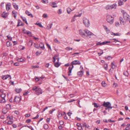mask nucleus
<instances>
[{
	"instance_id": "nucleus-1",
	"label": "nucleus",
	"mask_w": 130,
	"mask_h": 130,
	"mask_svg": "<svg viewBox=\"0 0 130 130\" xmlns=\"http://www.w3.org/2000/svg\"><path fill=\"white\" fill-rule=\"evenodd\" d=\"M71 65L68 68V75L69 76H70L71 75V73L72 72V70L74 68L73 65H80L81 64V63L79 61L75 60L72 62L71 63Z\"/></svg>"
},
{
	"instance_id": "nucleus-2",
	"label": "nucleus",
	"mask_w": 130,
	"mask_h": 130,
	"mask_svg": "<svg viewBox=\"0 0 130 130\" xmlns=\"http://www.w3.org/2000/svg\"><path fill=\"white\" fill-rule=\"evenodd\" d=\"M102 105L104 107H106L105 109L107 110L108 109H111L112 107L111 106V104L109 102H105V101L104 102Z\"/></svg>"
},
{
	"instance_id": "nucleus-3",
	"label": "nucleus",
	"mask_w": 130,
	"mask_h": 130,
	"mask_svg": "<svg viewBox=\"0 0 130 130\" xmlns=\"http://www.w3.org/2000/svg\"><path fill=\"white\" fill-rule=\"evenodd\" d=\"M107 21L110 24H112L113 22V18L109 15H107L106 16Z\"/></svg>"
},
{
	"instance_id": "nucleus-4",
	"label": "nucleus",
	"mask_w": 130,
	"mask_h": 130,
	"mask_svg": "<svg viewBox=\"0 0 130 130\" xmlns=\"http://www.w3.org/2000/svg\"><path fill=\"white\" fill-rule=\"evenodd\" d=\"M83 22L85 26L88 27L90 25V22L88 19L85 18L83 19Z\"/></svg>"
},
{
	"instance_id": "nucleus-5",
	"label": "nucleus",
	"mask_w": 130,
	"mask_h": 130,
	"mask_svg": "<svg viewBox=\"0 0 130 130\" xmlns=\"http://www.w3.org/2000/svg\"><path fill=\"white\" fill-rule=\"evenodd\" d=\"M117 7V4H114L111 5H107L105 7V9L106 10L112 9H115Z\"/></svg>"
},
{
	"instance_id": "nucleus-6",
	"label": "nucleus",
	"mask_w": 130,
	"mask_h": 130,
	"mask_svg": "<svg viewBox=\"0 0 130 130\" xmlns=\"http://www.w3.org/2000/svg\"><path fill=\"white\" fill-rule=\"evenodd\" d=\"M123 18L125 20L128 21L129 19V15L125 12H124L123 14Z\"/></svg>"
},
{
	"instance_id": "nucleus-7",
	"label": "nucleus",
	"mask_w": 130,
	"mask_h": 130,
	"mask_svg": "<svg viewBox=\"0 0 130 130\" xmlns=\"http://www.w3.org/2000/svg\"><path fill=\"white\" fill-rule=\"evenodd\" d=\"M36 94L37 95H39L40 94H42V91L41 89L40 88H39L36 90Z\"/></svg>"
},
{
	"instance_id": "nucleus-8",
	"label": "nucleus",
	"mask_w": 130,
	"mask_h": 130,
	"mask_svg": "<svg viewBox=\"0 0 130 130\" xmlns=\"http://www.w3.org/2000/svg\"><path fill=\"white\" fill-rule=\"evenodd\" d=\"M84 31L88 36L92 35H94L93 33L87 29L84 30Z\"/></svg>"
},
{
	"instance_id": "nucleus-9",
	"label": "nucleus",
	"mask_w": 130,
	"mask_h": 130,
	"mask_svg": "<svg viewBox=\"0 0 130 130\" xmlns=\"http://www.w3.org/2000/svg\"><path fill=\"white\" fill-rule=\"evenodd\" d=\"M21 100V98L18 97L16 96L14 99L13 101L17 103H19Z\"/></svg>"
},
{
	"instance_id": "nucleus-10",
	"label": "nucleus",
	"mask_w": 130,
	"mask_h": 130,
	"mask_svg": "<svg viewBox=\"0 0 130 130\" xmlns=\"http://www.w3.org/2000/svg\"><path fill=\"white\" fill-rule=\"evenodd\" d=\"M79 34L81 35V36L84 38L86 36L85 34L82 31V30H79Z\"/></svg>"
},
{
	"instance_id": "nucleus-11",
	"label": "nucleus",
	"mask_w": 130,
	"mask_h": 130,
	"mask_svg": "<svg viewBox=\"0 0 130 130\" xmlns=\"http://www.w3.org/2000/svg\"><path fill=\"white\" fill-rule=\"evenodd\" d=\"M11 76L9 75H3L2 76V79L3 80L6 79L7 78L9 77H10V79H11Z\"/></svg>"
},
{
	"instance_id": "nucleus-12",
	"label": "nucleus",
	"mask_w": 130,
	"mask_h": 130,
	"mask_svg": "<svg viewBox=\"0 0 130 130\" xmlns=\"http://www.w3.org/2000/svg\"><path fill=\"white\" fill-rule=\"evenodd\" d=\"M8 16V13L4 12L1 14V16L4 19L6 18Z\"/></svg>"
},
{
	"instance_id": "nucleus-13",
	"label": "nucleus",
	"mask_w": 130,
	"mask_h": 130,
	"mask_svg": "<svg viewBox=\"0 0 130 130\" xmlns=\"http://www.w3.org/2000/svg\"><path fill=\"white\" fill-rule=\"evenodd\" d=\"M23 25L21 21L19 20L18 21V24L17 25V27H19L20 26H23Z\"/></svg>"
},
{
	"instance_id": "nucleus-14",
	"label": "nucleus",
	"mask_w": 130,
	"mask_h": 130,
	"mask_svg": "<svg viewBox=\"0 0 130 130\" xmlns=\"http://www.w3.org/2000/svg\"><path fill=\"white\" fill-rule=\"evenodd\" d=\"M39 45V47H40L41 49H42L43 50H44L45 49L44 45L42 43H41Z\"/></svg>"
},
{
	"instance_id": "nucleus-15",
	"label": "nucleus",
	"mask_w": 130,
	"mask_h": 130,
	"mask_svg": "<svg viewBox=\"0 0 130 130\" xmlns=\"http://www.w3.org/2000/svg\"><path fill=\"white\" fill-rule=\"evenodd\" d=\"M25 13L26 14L28 15V16H30L32 18L33 17L32 14L30 12H29L28 10L26 11Z\"/></svg>"
},
{
	"instance_id": "nucleus-16",
	"label": "nucleus",
	"mask_w": 130,
	"mask_h": 130,
	"mask_svg": "<svg viewBox=\"0 0 130 130\" xmlns=\"http://www.w3.org/2000/svg\"><path fill=\"white\" fill-rule=\"evenodd\" d=\"M11 4L10 3H8L6 5V8L7 10H8L10 9Z\"/></svg>"
},
{
	"instance_id": "nucleus-17",
	"label": "nucleus",
	"mask_w": 130,
	"mask_h": 130,
	"mask_svg": "<svg viewBox=\"0 0 130 130\" xmlns=\"http://www.w3.org/2000/svg\"><path fill=\"white\" fill-rule=\"evenodd\" d=\"M84 73L83 71H80L78 72L77 73V74L79 76L81 77L83 74Z\"/></svg>"
},
{
	"instance_id": "nucleus-18",
	"label": "nucleus",
	"mask_w": 130,
	"mask_h": 130,
	"mask_svg": "<svg viewBox=\"0 0 130 130\" xmlns=\"http://www.w3.org/2000/svg\"><path fill=\"white\" fill-rule=\"evenodd\" d=\"M53 25V24L52 23L50 24L47 26L46 29L47 30H49L52 28V26Z\"/></svg>"
},
{
	"instance_id": "nucleus-19",
	"label": "nucleus",
	"mask_w": 130,
	"mask_h": 130,
	"mask_svg": "<svg viewBox=\"0 0 130 130\" xmlns=\"http://www.w3.org/2000/svg\"><path fill=\"white\" fill-rule=\"evenodd\" d=\"M120 21V23L121 24L124 25V22L123 21V18L121 17H120L119 19Z\"/></svg>"
},
{
	"instance_id": "nucleus-20",
	"label": "nucleus",
	"mask_w": 130,
	"mask_h": 130,
	"mask_svg": "<svg viewBox=\"0 0 130 130\" xmlns=\"http://www.w3.org/2000/svg\"><path fill=\"white\" fill-rule=\"evenodd\" d=\"M21 88H16L15 89V90L17 93H19L21 92Z\"/></svg>"
},
{
	"instance_id": "nucleus-21",
	"label": "nucleus",
	"mask_w": 130,
	"mask_h": 130,
	"mask_svg": "<svg viewBox=\"0 0 130 130\" xmlns=\"http://www.w3.org/2000/svg\"><path fill=\"white\" fill-rule=\"evenodd\" d=\"M13 6L14 8L16 10H18V6L15 3H14L13 4Z\"/></svg>"
},
{
	"instance_id": "nucleus-22",
	"label": "nucleus",
	"mask_w": 130,
	"mask_h": 130,
	"mask_svg": "<svg viewBox=\"0 0 130 130\" xmlns=\"http://www.w3.org/2000/svg\"><path fill=\"white\" fill-rule=\"evenodd\" d=\"M60 64L59 63V62H57L54 63V66L56 67H58L60 66Z\"/></svg>"
},
{
	"instance_id": "nucleus-23",
	"label": "nucleus",
	"mask_w": 130,
	"mask_h": 130,
	"mask_svg": "<svg viewBox=\"0 0 130 130\" xmlns=\"http://www.w3.org/2000/svg\"><path fill=\"white\" fill-rule=\"evenodd\" d=\"M26 34L27 35H28L29 36H31L32 34L31 32L29 31H27L26 32Z\"/></svg>"
},
{
	"instance_id": "nucleus-24",
	"label": "nucleus",
	"mask_w": 130,
	"mask_h": 130,
	"mask_svg": "<svg viewBox=\"0 0 130 130\" xmlns=\"http://www.w3.org/2000/svg\"><path fill=\"white\" fill-rule=\"evenodd\" d=\"M54 41L57 44H59L60 43V42L56 38H55L54 39Z\"/></svg>"
},
{
	"instance_id": "nucleus-25",
	"label": "nucleus",
	"mask_w": 130,
	"mask_h": 130,
	"mask_svg": "<svg viewBox=\"0 0 130 130\" xmlns=\"http://www.w3.org/2000/svg\"><path fill=\"white\" fill-rule=\"evenodd\" d=\"M43 127L44 129H47L48 127V125L46 124H45L44 125Z\"/></svg>"
},
{
	"instance_id": "nucleus-26",
	"label": "nucleus",
	"mask_w": 130,
	"mask_h": 130,
	"mask_svg": "<svg viewBox=\"0 0 130 130\" xmlns=\"http://www.w3.org/2000/svg\"><path fill=\"white\" fill-rule=\"evenodd\" d=\"M17 60L19 62H22L24 61V59L22 58H18L17 59Z\"/></svg>"
},
{
	"instance_id": "nucleus-27",
	"label": "nucleus",
	"mask_w": 130,
	"mask_h": 130,
	"mask_svg": "<svg viewBox=\"0 0 130 130\" xmlns=\"http://www.w3.org/2000/svg\"><path fill=\"white\" fill-rule=\"evenodd\" d=\"M71 11V9L70 8H68L67 9V11L68 13L69 14Z\"/></svg>"
},
{
	"instance_id": "nucleus-28",
	"label": "nucleus",
	"mask_w": 130,
	"mask_h": 130,
	"mask_svg": "<svg viewBox=\"0 0 130 130\" xmlns=\"http://www.w3.org/2000/svg\"><path fill=\"white\" fill-rule=\"evenodd\" d=\"M123 1L122 0H119L118 1V4L119 6H121L123 4Z\"/></svg>"
},
{
	"instance_id": "nucleus-29",
	"label": "nucleus",
	"mask_w": 130,
	"mask_h": 130,
	"mask_svg": "<svg viewBox=\"0 0 130 130\" xmlns=\"http://www.w3.org/2000/svg\"><path fill=\"white\" fill-rule=\"evenodd\" d=\"M41 78L42 77H36L35 78L37 82L40 80V79H41Z\"/></svg>"
},
{
	"instance_id": "nucleus-30",
	"label": "nucleus",
	"mask_w": 130,
	"mask_h": 130,
	"mask_svg": "<svg viewBox=\"0 0 130 130\" xmlns=\"http://www.w3.org/2000/svg\"><path fill=\"white\" fill-rule=\"evenodd\" d=\"M110 42V41H105L104 42H103L102 43H101V44L102 45H104L105 44H106L108 43H109Z\"/></svg>"
},
{
	"instance_id": "nucleus-31",
	"label": "nucleus",
	"mask_w": 130,
	"mask_h": 130,
	"mask_svg": "<svg viewBox=\"0 0 130 130\" xmlns=\"http://www.w3.org/2000/svg\"><path fill=\"white\" fill-rule=\"evenodd\" d=\"M13 121H12L10 120L7 122V124L10 125L12 124L13 123Z\"/></svg>"
},
{
	"instance_id": "nucleus-32",
	"label": "nucleus",
	"mask_w": 130,
	"mask_h": 130,
	"mask_svg": "<svg viewBox=\"0 0 130 130\" xmlns=\"http://www.w3.org/2000/svg\"><path fill=\"white\" fill-rule=\"evenodd\" d=\"M6 107L7 109H10L11 108V105L10 104H7L6 106Z\"/></svg>"
},
{
	"instance_id": "nucleus-33",
	"label": "nucleus",
	"mask_w": 130,
	"mask_h": 130,
	"mask_svg": "<svg viewBox=\"0 0 130 130\" xmlns=\"http://www.w3.org/2000/svg\"><path fill=\"white\" fill-rule=\"evenodd\" d=\"M42 2L43 3L46 4L48 3V0H42Z\"/></svg>"
},
{
	"instance_id": "nucleus-34",
	"label": "nucleus",
	"mask_w": 130,
	"mask_h": 130,
	"mask_svg": "<svg viewBox=\"0 0 130 130\" xmlns=\"http://www.w3.org/2000/svg\"><path fill=\"white\" fill-rule=\"evenodd\" d=\"M124 74L126 76H128V74L127 71H126L124 72Z\"/></svg>"
},
{
	"instance_id": "nucleus-35",
	"label": "nucleus",
	"mask_w": 130,
	"mask_h": 130,
	"mask_svg": "<svg viewBox=\"0 0 130 130\" xmlns=\"http://www.w3.org/2000/svg\"><path fill=\"white\" fill-rule=\"evenodd\" d=\"M36 24L38 26L40 27H43V26H42V25L40 23H38L37 22V23Z\"/></svg>"
},
{
	"instance_id": "nucleus-36",
	"label": "nucleus",
	"mask_w": 130,
	"mask_h": 130,
	"mask_svg": "<svg viewBox=\"0 0 130 130\" xmlns=\"http://www.w3.org/2000/svg\"><path fill=\"white\" fill-rule=\"evenodd\" d=\"M5 102V99H3L2 100H0V103H4Z\"/></svg>"
},
{
	"instance_id": "nucleus-37",
	"label": "nucleus",
	"mask_w": 130,
	"mask_h": 130,
	"mask_svg": "<svg viewBox=\"0 0 130 130\" xmlns=\"http://www.w3.org/2000/svg\"><path fill=\"white\" fill-rule=\"evenodd\" d=\"M39 67V66L37 65L35 66H31V68L32 69L33 68H38Z\"/></svg>"
},
{
	"instance_id": "nucleus-38",
	"label": "nucleus",
	"mask_w": 130,
	"mask_h": 130,
	"mask_svg": "<svg viewBox=\"0 0 130 130\" xmlns=\"http://www.w3.org/2000/svg\"><path fill=\"white\" fill-rule=\"evenodd\" d=\"M34 46L35 47L37 48H39V45H38V44H37L36 43H35L34 44Z\"/></svg>"
},
{
	"instance_id": "nucleus-39",
	"label": "nucleus",
	"mask_w": 130,
	"mask_h": 130,
	"mask_svg": "<svg viewBox=\"0 0 130 130\" xmlns=\"http://www.w3.org/2000/svg\"><path fill=\"white\" fill-rule=\"evenodd\" d=\"M21 18L22 19L23 21L25 22V21H26V18L25 17H24L22 16H21Z\"/></svg>"
},
{
	"instance_id": "nucleus-40",
	"label": "nucleus",
	"mask_w": 130,
	"mask_h": 130,
	"mask_svg": "<svg viewBox=\"0 0 130 130\" xmlns=\"http://www.w3.org/2000/svg\"><path fill=\"white\" fill-rule=\"evenodd\" d=\"M6 44L8 47L10 45V43L9 41L7 42Z\"/></svg>"
},
{
	"instance_id": "nucleus-41",
	"label": "nucleus",
	"mask_w": 130,
	"mask_h": 130,
	"mask_svg": "<svg viewBox=\"0 0 130 130\" xmlns=\"http://www.w3.org/2000/svg\"><path fill=\"white\" fill-rule=\"evenodd\" d=\"M52 4L53 5H54V6H52V7L53 8H55V7H57V5L54 6V5H55L56 4V3H55V2H53L52 3Z\"/></svg>"
},
{
	"instance_id": "nucleus-42",
	"label": "nucleus",
	"mask_w": 130,
	"mask_h": 130,
	"mask_svg": "<svg viewBox=\"0 0 130 130\" xmlns=\"http://www.w3.org/2000/svg\"><path fill=\"white\" fill-rule=\"evenodd\" d=\"M112 33L113 34V35L114 36H120V34L118 33H114L113 32H112Z\"/></svg>"
},
{
	"instance_id": "nucleus-43",
	"label": "nucleus",
	"mask_w": 130,
	"mask_h": 130,
	"mask_svg": "<svg viewBox=\"0 0 130 130\" xmlns=\"http://www.w3.org/2000/svg\"><path fill=\"white\" fill-rule=\"evenodd\" d=\"M7 37L8 39L10 41H11L12 40V38L11 37L9 36H7Z\"/></svg>"
},
{
	"instance_id": "nucleus-44",
	"label": "nucleus",
	"mask_w": 130,
	"mask_h": 130,
	"mask_svg": "<svg viewBox=\"0 0 130 130\" xmlns=\"http://www.w3.org/2000/svg\"><path fill=\"white\" fill-rule=\"evenodd\" d=\"M57 57V56H55L54 57H53V62H54V63H55V61H56V57Z\"/></svg>"
},
{
	"instance_id": "nucleus-45",
	"label": "nucleus",
	"mask_w": 130,
	"mask_h": 130,
	"mask_svg": "<svg viewBox=\"0 0 130 130\" xmlns=\"http://www.w3.org/2000/svg\"><path fill=\"white\" fill-rule=\"evenodd\" d=\"M101 84H102V86L103 87H105L106 86V84L105 82L104 81H103Z\"/></svg>"
},
{
	"instance_id": "nucleus-46",
	"label": "nucleus",
	"mask_w": 130,
	"mask_h": 130,
	"mask_svg": "<svg viewBox=\"0 0 130 130\" xmlns=\"http://www.w3.org/2000/svg\"><path fill=\"white\" fill-rule=\"evenodd\" d=\"M65 49L66 50L69 51L70 50H72V48H71L69 47H67L65 48Z\"/></svg>"
},
{
	"instance_id": "nucleus-47",
	"label": "nucleus",
	"mask_w": 130,
	"mask_h": 130,
	"mask_svg": "<svg viewBox=\"0 0 130 130\" xmlns=\"http://www.w3.org/2000/svg\"><path fill=\"white\" fill-rule=\"evenodd\" d=\"M83 126L85 127V128L87 127V126L86 124L85 123H83L82 124V126Z\"/></svg>"
},
{
	"instance_id": "nucleus-48",
	"label": "nucleus",
	"mask_w": 130,
	"mask_h": 130,
	"mask_svg": "<svg viewBox=\"0 0 130 130\" xmlns=\"http://www.w3.org/2000/svg\"><path fill=\"white\" fill-rule=\"evenodd\" d=\"M107 67H108V65H107V64H106L104 65V68L106 70H107Z\"/></svg>"
},
{
	"instance_id": "nucleus-49",
	"label": "nucleus",
	"mask_w": 130,
	"mask_h": 130,
	"mask_svg": "<svg viewBox=\"0 0 130 130\" xmlns=\"http://www.w3.org/2000/svg\"><path fill=\"white\" fill-rule=\"evenodd\" d=\"M62 115V113H60V112H58V118L60 117Z\"/></svg>"
},
{
	"instance_id": "nucleus-50",
	"label": "nucleus",
	"mask_w": 130,
	"mask_h": 130,
	"mask_svg": "<svg viewBox=\"0 0 130 130\" xmlns=\"http://www.w3.org/2000/svg\"><path fill=\"white\" fill-rule=\"evenodd\" d=\"M105 58L106 59H108L109 60L110 59H111L112 58L110 56H109L107 57H105Z\"/></svg>"
},
{
	"instance_id": "nucleus-51",
	"label": "nucleus",
	"mask_w": 130,
	"mask_h": 130,
	"mask_svg": "<svg viewBox=\"0 0 130 130\" xmlns=\"http://www.w3.org/2000/svg\"><path fill=\"white\" fill-rule=\"evenodd\" d=\"M43 18H46L47 17V15L46 14H44L42 16Z\"/></svg>"
},
{
	"instance_id": "nucleus-52",
	"label": "nucleus",
	"mask_w": 130,
	"mask_h": 130,
	"mask_svg": "<svg viewBox=\"0 0 130 130\" xmlns=\"http://www.w3.org/2000/svg\"><path fill=\"white\" fill-rule=\"evenodd\" d=\"M82 14V13H80L78 15H74V17H80L81 16Z\"/></svg>"
},
{
	"instance_id": "nucleus-53",
	"label": "nucleus",
	"mask_w": 130,
	"mask_h": 130,
	"mask_svg": "<svg viewBox=\"0 0 130 130\" xmlns=\"http://www.w3.org/2000/svg\"><path fill=\"white\" fill-rule=\"evenodd\" d=\"M93 104L94 105V106L95 107L98 108V106L96 103H94Z\"/></svg>"
},
{
	"instance_id": "nucleus-54",
	"label": "nucleus",
	"mask_w": 130,
	"mask_h": 130,
	"mask_svg": "<svg viewBox=\"0 0 130 130\" xmlns=\"http://www.w3.org/2000/svg\"><path fill=\"white\" fill-rule=\"evenodd\" d=\"M55 109L54 108L52 109V110H51L49 111V113L50 114H52L53 111H55Z\"/></svg>"
},
{
	"instance_id": "nucleus-55",
	"label": "nucleus",
	"mask_w": 130,
	"mask_h": 130,
	"mask_svg": "<svg viewBox=\"0 0 130 130\" xmlns=\"http://www.w3.org/2000/svg\"><path fill=\"white\" fill-rule=\"evenodd\" d=\"M38 89V88H37L35 86V87H34L32 88V90H35V91H36V90H37Z\"/></svg>"
},
{
	"instance_id": "nucleus-56",
	"label": "nucleus",
	"mask_w": 130,
	"mask_h": 130,
	"mask_svg": "<svg viewBox=\"0 0 130 130\" xmlns=\"http://www.w3.org/2000/svg\"><path fill=\"white\" fill-rule=\"evenodd\" d=\"M5 96L6 95L5 94H2L1 95L2 98V99H5Z\"/></svg>"
},
{
	"instance_id": "nucleus-57",
	"label": "nucleus",
	"mask_w": 130,
	"mask_h": 130,
	"mask_svg": "<svg viewBox=\"0 0 130 130\" xmlns=\"http://www.w3.org/2000/svg\"><path fill=\"white\" fill-rule=\"evenodd\" d=\"M59 123L60 125H62L63 124V122L62 121H59Z\"/></svg>"
},
{
	"instance_id": "nucleus-58",
	"label": "nucleus",
	"mask_w": 130,
	"mask_h": 130,
	"mask_svg": "<svg viewBox=\"0 0 130 130\" xmlns=\"http://www.w3.org/2000/svg\"><path fill=\"white\" fill-rule=\"evenodd\" d=\"M41 52H37L36 53V54L37 56H38L39 55H40L41 53Z\"/></svg>"
},
{
	"instance_id": "nucleus-59",
	"label": "nucleus",
	"mask_w": 130,
	"mask_h": 130,
	"mask_svg": "<svg viewBox=\"0 0 130 130\" xmlns=\"http://www.w3.org/2000/svg\"><path fill=\"white\" fill-rule=\"evenodd\" d=\"M7 118H9L10 120H13V118L12 117H9V116L7 117Z\"/></svg>"
},
{
	"instance_id": "nucleus-60",
	"label": "nucleus",
	"mask_w": 130,
	"mask_h": 130,
	"mask_svg": "<svg viewBox=\"0 0 130 130\" xmlns=\"http://www.w3.org/2000/svg\"><path fill=\"white\" fill-rule=\"evenodd\" d=\"M58 12L59 14H60L62 13V11L61 9H59L58 11Z\"/></svg>"
},
{
	"instance_id": "nucleus-61",
	"label": "nucleus",
	"mask_w": 130,
	"mask_h": 130,
	"mask_svg": "<svg viewBox=\"0 0 130 130\" xmlns=\"http://www.w3.org/2000/svg\"><path fill=\"white\" fill-rule=\"evenodd\" d=\"M27 31H26L25 29H23V32L25 34H26V32Z\"/></svg>"
},
{
	"instance_id": "nucleus-62",
	"label": "nucleus",
	"mask_w": 130,
	"mask_h": 130,
	"mask_svg": "<svg viewBox=\"0 0 130 130\" xmlns=\"http://www.w3.org/2000/svg\"><path fill=\"white\" fill-rule=\"evenodd\" d=\"M62 76L64 77V78L67 81H68L69 80L67 78L65 77L64 75H62Z\"/></svg>"
},
{
	"instance_id": "nucleus-63",
	"label": "nucleus",
	"mask_w": 130,
	"mask_h": 130,
	"mask_svg": "<svg viewBox=\"0 0 130 130\" xmlns=\"http://www.w3.org/2000/svg\"><path fill=\"white\" fill-rule=\"evenodd\" d=\"M14 64L16 66H18L19 65V64L18 62H15L14 63Z\"/></svg>"
},
{
	"instance_id": "nucleus-64",
	"label": "nucleus",
	"mask_w": 130,
	"mask_h": 130,
	"mask_svg": "<svg viewBox=\"0 0 130 130\" xmlns=\"http://www.w3.org/2000/svg\"><path fill=\"white\" fill-rule=\"evenodd\" d=\"M46 45L48 48H50V50H51V48L50 46L48 43H46Z\"/></svg>"
}]
</instances>
